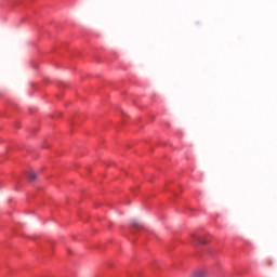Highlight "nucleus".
<instances>
[{
  "label": "nucleus",
  "mask_w": 277,
  "mask_h": 277,
  "mask_svg": "<svg viewBox=\"0 0 277 277\" xmlns=\"http://www.w3.org/2000/svg\"><path fill=\"white\" fill-rule=\"evenodd\" d=\"M193 239L196 243V246H203V243H207L201 237L193 235Z\"/></svg>",
  "instance_id": "nucleus-1"
},
{
  "label": "nucleus",
  "mask_w": 277,
  "mask_h": 277,
  "mask_svg": "<svg viewBox=\"0 0 277 277\" xmlns=\"http://www.w3.org/2000/svg\"><path fill=\"white\" fill-rule=\"evenodd\" d=\"M36 179H37L36 173L34 171H30L28 173V181H36Z\"/></svg>",
  "instance_id": "nucleus-2"
},
{
  "label": "nucleus",
  "mask_w": 277,
  "mask_h": 277,
  "mask_svg": "<svg viewBox=\"0 0 277 277\" xmlns=\"http://www.w3.org/2000/svg\"><path fill=\"white\" fill-rule=\"evenodd\" d=\"M132 226L134 228H140L141 227V225H140V223L137 221L132 222Z\"/></svg>",
  "instance_id": "nucleus-4"
},
{
  "label": "nucleus",
  "mask_w": 277,
  "mask_h": 277,
  "mask_svg": "<svg viewBox=\"0 0 277 277\" xmlns=\"http://www.w3.org/2000/svg\"><path fill=\"white\" fill-rule=\"evenodd\" d=\"M202 276H205V273H202L201 271H197V272H195V273L193 274L192 277H202Z\"/></svg>",
  "instance_id": "nucleus-3"
}]
</instances>
